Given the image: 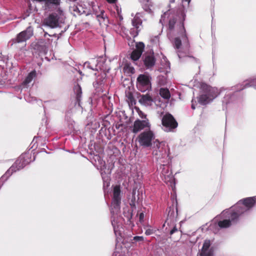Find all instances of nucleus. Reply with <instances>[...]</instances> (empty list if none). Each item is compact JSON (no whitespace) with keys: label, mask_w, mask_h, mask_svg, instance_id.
<instances>
[{"label":"nucleus","mask_w":256,"mask_h":256,"mask_svg":"<svg viewBox=\"0 0 256 256\" xmlns=\"http://www.w3.org/2000/svg\"><path fill=\"white\" fill-rule=\"evenodd\" d=\"M95 63V60H92L90 62H86L84 66V67L90 68V69H92L93 70H96V68H94L92 64Z\"/></svg>","instance_id":"23"},{"label":"nucleus","mask_w":256,"mask_h":256,"mask_svg":"<svg viewBox=\"0 0 256 256\" xmlns=\"http://www.w3.org/2000/svg\"><path fill=\"white\" fill-rule=\"evenodd\" d=\"M144 213L141 212V213L140 214V216H139L140 220V222H142V221H143V220H144Z\"/></svg>","instance_id":"31"},{"label":"nucleus","mask_w":256,"mask_h":256,"mask_svg":"<svg viewBox=\"0 0 256 256\" xmlns=\"http://www.w3.org/2000/svg\"><path fill=\"white\" fill-rule=\"evenodd\" d=\"M142 20L140 18L139 14H136L134 16V18L132 20V24L133 26V28L136 29V30H134L132 31V34L134 36H136L138 34V32L140 30V26L142 25Z\"/></svg>","instance_id":"14"},{"label":"nucleus","mask_w":256,"mask_h":256,"mask_svg":"<svg viewBox=\"0 0 256 256\" xmlns=\"http://www.w3.org/2000/svg\"><path fill=\"white\" fill-rule=\"evenodd\" d=\"M219 93L217 88L202 84L201 86L200 94L198 98V102L201 104H206L216 98Z\"/></svg>","instance_id":"1"},{"label":"nucleus","mask_w":256,"mask_h":256,"mask_svg":"<svg viewBox=\"0 0 256 256\" xmlns=\"http://www.w3.org/2000/svg\"><path fill=\"white\" fill-rule=\"evenodd\" d=\"M150 129V124L148 119L140 120H137L134 121L132 131L134 134L144 130H148Z\"/></svg>","instance_id":"9"},{"label":"nucleus","mask_w":256,"mask_h":256,"mask_svg":"<svg viewBox=\"0 0 256 256\" xmlns=\"http://www.w3.org/2000/svg\"><path fill=\"white\" fill-rule=\"evenodd\" d=\"M154 232V231L152 229L148 228L146 230L145 234L147 236H149L152 234Z\"/></svg>","instance_id":"28"},{"label":"nucleus","mask_w":256,"mask_h":256,"mask_svg":"<svg viewBox=\"0 0 256 256\" xmlns=\"http://www.w3.org/2000/svg\"><path fill=\"white\" fill-rule=\"evenodd\" d=\"M153 40H154V42H155L156 44L157 42H159L158 38V36H156L154 39Z\"/></svg>","instance_id":"35"},{"label":"nucleus","mask_w":256,"mask_h":256,"mask_svg":"<svg viewBox=\"0 0 256 256\" xmlns=\"http://www.w3.org/2000/svg\"><path fill=\"white\" fill-rule=\"evenodd\" d=\"M250 86H252L256 88V78L252 80L250 83L249 84Z\"/></svg>","instance_id":"30"},{"label":"nucleus","mask_w":256,"mask_h":256,"mask_svg":"<svg viewBox=\"0 0 256 256\" xmlns=\"http://www.w3.org/2000/svg\"><path fill=\"white\" fill-rule=\"evenodd\" d=\"M133 239L135 242H142L144 240V238L142 236H136Z\"/></svg>","instance_id":"27"},{"label":"nucleus","mask_w":256,"mask_h":256,"mask_svg":"<svg viewBox=\"0 0 256 256\" xmlns=\"http://www.w3.org/2000/svg\"><path fill=\"white\" fill-rule=\"evenodd\" d=\"M120 188L118 186H116L114 188L113 200L120 202Z\"/></svg>","instance_id":"19"},{"label":"nucleus","mask_w":256,"mask_h":256,"mask_svg":"<svg viewBox=\"0 0 256 256\" xmlns=\"http://www.w3.org/2000/svg\"><path fill=\"white\" fill-rule=\"evenodd\" d=\"M155 139L154 132L150 130H145L138 136L137 140L140 144L144 147L152 146V142Z\"/></svg>","instance_id":"5"},{"label":"nucleus","mask_w":256,"mask_h":256,"mask_svg":"<svg viewBox=\"0 0 256 256\" xmlns=\"http://www.w3.org/2000/svg\"><path fill=\"white\" fill-rule=\"evenodd\" d=\"M36 71H32L31 72H30L24 82V84H26L30 82L32 80H33V78L36 77Z\"/></svg>","instance_id":"22"},{"label":"nucleus","mask_w":256,"mask_h":256,"mask_svg":"<svg viewBox=\"0 0 256 256\" xmlns=\"http://www.w3.org/2000/svg\"><path fill=\"white\" fill-rule=\"evenodd\" d=\"M256 202V196L252 198H248L239 201L232 209H233L239 216L253 206Z\"/></svg>","instance_id":"3"},{"label":"nucleus","mask_w":256,"mask_h":256,"mask_svg":"<svg viewBox=\"0 0 256 256\" xmlns=\"http://www.w3.org/2000/svg\"><path fill=\"white\" fill-rule=\"evenodd\" d=\"M107 1L110 3H113L116 0H107Z\"/></svg>","instance_id":"37"},{"label":"nucleus","mask_w":256,"mask_h":256,"mask_svg":"<svg viewBox=\"0 0 256 256\" xmlns=\"http://www.w3.org/2000/svg\"><path fill=\"white\" fill-rule=\"evenodd\" d=\"M138 102L142 104H143L145 106H149L152 104L153 100L150 96L146 94L140 96Z\"/></svg>","instance_id":"15"},{"label":"nucleus","mask_w":256,"mask_h":256,"mask_svg":"<svg viewBox=\"0 0 256 256\" xmlns=\"http://www.w3.org/2000/svg\"><path fill=\"white\" fill-rule=\"evenodd\" d=\"M160 94L161 96L165 99H168L170 96V92L167 88H160Z\"/></svg>","instance_id":"21"},{"label":"nucleus","mask_w":256,"mask_h":256,"mask_svg":"<svg viewBox=\"0 0 256 256\" xmlns=\"http://www.w3.org/2000/svg\"><path fill=\"white\" fill-rule=\"evenodd\" d=\"M174 47L177 49H178L179 48H180V47L181 46V40L179 38H176L174 39Z\"/></svg>","instance_id":"24"},{"label":"nucleus","mask_w":256,"mask_h":256,"mask_svg":"<svg viewBox=\"0 0 256 256\" xmlns=\"http://www.w3.org/2000/svg\"><path fill=\"white\" fill-rule=\"evenodd\" d=\"M221 216L228 218V219L224 220L218 222V226L221 228H228L231 225L232 222L236 220L238 217L236 212L232 208L223 211Z\"/></svg>","instance_id":"4"},{"label":"nucleus","mask_w":256,"mask_h":256,"mask_svg":"<svg viewBox=\"0 0 256 256\" xmlns=\"http://www.w3.org/2000/svg\"><path fill=\"white\" fill-rule=\"evenodd\" d=\"M77 89H78V90H80V87H78V88H77Z\"/></svg>","instance_id":"40"},{"label":"nucleus","mask_w":256,"mask_h":256,"mask_svg":"<svg viewBox=\"0 0 256 256\" xmlns=\"http://www.w3.org/2000/svg\"><path fill=\"white\" fill-rule=\"evenodd\" d=\"M112 224L114 226V230H115V226L114 225V220H112Z\"/></svg>","instance_id":"38"},{"label":"nucleus","mask_w":256,"mask_h":256,"mask_svg":"<svg viewBox=\"0 0 256 256\" xmlns=\"http://www.w3.org/2000/svg\"><path fill=\"white\" fill-rule=\"evenodd\" d=\"M176 22V20L174 18L172 20H170L169 22V28L170 29H172L174 27V25Z\"/></svg>","instance_id":"26"},{"label":"nucleus","mask_w":256,"mask_h":256,"mask_svg":"<svg viewBox=\"0 0 256 256\" xmlns=\"http://www.w3.org/2000/svg\"><path fill=\"white\" fill-rule=\"evenodd\" d=\"M120 201L112 200L111 206V212L112 214H116L120 210Z\"/></svg>","instance_id":"18"},{"label":"nucleus","mask_w":256,"mask_h":256,"mask_svg":"<svg viewBox=\"0 0 256 256\" xmlns=\"http://www.w3.org/2000/svg\"><path fill=\"white\" fill-rule=\"evenodd\" d=\"M168 12H164V16H162V18H161V20H160V22H162V20H163V18H164V16H166L168 15Z\"/></svg>","instance_id":"34"},{"label":"nucleus","mask_w":256,"mask_h":256,"mask_svg":"<svg viewBox=\"0 0 256 256\" xmlns=\"http://www.w3.org/2000/svg\"><path fill=\"white\" fill-rule=\"evenodd\" d=\"M144 48L142 42H138L136 44V49L131 54L130 58L134 61H136L140 57Z\"/></svg>","instance_id":"13"},{"label":"nucleus","mask_w":256,"mask_h":256,"mask_svg":"<svg viewBox=\"0 0 256 256\" xmlns=\"http://www.w3.org/2000/svg\"><path fill=\"white\" fill-rule=\"evenodd\" d=\"M138 114L140 118H143L144 120L146 119V115L144 113H143L142 111L138 110Z\"/></svg>","instance_id":"29"},{"label":"nucleus","mask_w":256,"mask_h":256,"mask_svg":"<svg viewBox=\"0 0 256 256\" xmlns=\"http://www.w3.org/2000/svg\"><path fill=\"white\" fill-rule=\"evenodd\" d=\"M137 87L142 92L148 90L151 88V84L149 76L146 74H140L137 78Z\"/></svg>","instance_id":"7"},{"label":"nucleus","mask_w":256,"mask_h":256,"mask_svg":"<svg viewBox=\"0 0 256 256\" xmlns=\"http://www.w3.org/2000/svg\"><path fill=\"white\" fill-rule=\"evenodd\" d=\"M170 2H171V3H172V2H174V0H170Z\"/></svg>","instance_id":"39"},{"label":"nucleus","mask_w":256,"mask_h":256,"mask_svg":"<svg viewBox=\"0 0 256 256\" xmlns=\"http://www.w3.org/2000/svg\"><path fill=\"white\" fill-rule=\"evenodd\" d=\"M140 2L142 3V8L146 12L148 13H151L152 12L151 8L152 5L150 0H141Z\"/></svg>","instance_id":"17"},{"label":"nucleus","mask_w":256,"mask_h":256,"mask_svg":"<svg viewBox=\"0 0 256 256\" xmlns=\"http://www.w3.org/2000/svg\"><path fill=\"white\" fill-rule=\"evenodd\" d=\"M98 20L100 25L107 26L108 20L104 16V12H101V14L97 16Z\"/></svg>","instance_id":"20"},{"label":"nucleus","mask_w":256,"mask_h":256,"mask_svg":"<svg viewBox=\"0 0 256 256\" xmlns=\"http://www.w3.org/2000/svg\"><path fill=\"white\" fill-rule=\"evenodd\" d=\"M182 2L184 5L186 4V5L188 6L190 2V0H182Z\"/></svg>","instance_id":"32"},{"label":"nucleus","mask_w":256,"mask_h":256,"mask_svg":"<svg viewBox=\"0 0 256 256\" xmlns=\"http://www.w3.org/2000/svg\"><path fill=\"white\" fill-rule=\"evenodd\" d=\"M199 252L200 256H214V248L210 240H204Z\"/></svg>","instance_id":"10"},{"label":"nucleus","mask_w":256,"mask_h":256,"mask_svg":"<svg viewBox=\"0 0 256 256\" xmlns=\"http://www.w3.org/2000/svg\"><path fill=\"white\" fill-rule=\"evenodd\" d=\"M102 177L104 180V186L105 187L106 186H109V178L108 176H104L102 174Z\"/></svg>","instance_id":"25"},{"label":"nucleus","mask_w":256,"mask_h":256,"mask_svg":"<svg viewBox=\"0 0 256 256\" xmlns=\"http://www.w3.org/2000/svg\"><path fill=\"white\" fill-rule=\"evenodd\" d=\"M162 124L168 130L176 128L178 124L172 116L170 114H166L162 119Z\"/></svg>","instance_id":"12"},{"label":"nucleus","mask_w":256,"mask_h":256,"mask_svg":"<svg viewBox=\"0 0 256 256\" xmlns=\"http://www.w3.org/2000/svg\"><path fill=\"white\" fill-rule=\"evenodd\" d=\"M160 169L162 170V174L164 182L173 188L174 185V180L169 168L163 164L160 166Z\"/></svg>","instance_id":"8"},{"label":"nucleus","mask_w":256,"mask_h":256,"mask_svg":"<svg viewBox=\"0 0 256 256\" xmlns=\"http://www.w3.org/2000/svg\"><path fill=\"white\" fill-rule=\"evenodd\" d=\"M154 150L153 151V154L155 158L158 160H159L161 162H164L162 160L166 156V151L164 144L156 140L154 141Z\"/></svg>","instance_id":"6"},{"label":"nucleus","mask_w":256,"mask_h":256,"mask_svg":"<svg viewBox=\"0 0 256 256\" xmlns=\"http://www.w3.org/2000/svg\"><path fill=\"white\" fill-rule=\"evenodd\" d=\"M33 35V29L28 26L25 30L22 32L18 34L15 41L16 42H22L28 40Z\"/></svg>","instance_id":"11"},{"label":"nucleus","mask_w":256,"mask_h":256,"mask_svg":"<svg viewBox=\"0 0 256 256\" xmlns=\"http://www.w3.org/2000/svg\"><path fill=\"white\" fill-rule=\"evenodd\" d=\"M178 230L177 228H176V226H174L170 232V234L172 235V234L174 232H176Z\"/></svg>","instance_id":"33"},{"label":"nucleus","mask_w":256,"mask_h":256,"mask_svg":"<svg viewBox=\"0 0 256 256\" xmlns=\"http://www.w3.org/2000/svg\"><path fill=\"white\" fill-rule=\"evenodd\" d=\"M65 16L64 12L58 8L54 12L52 13L44 19V24L51 28H56L60 26L64 23Z\"/></svg>","instance_id":"2"},{"label":"nucleus","mask_w":256,"mask_h":256,"mask_svg":"<svg viewBox=\"0 0 256 256\" xmlns=\"http://www.w3.org/2000/svg\"><path fill=\"white\" fill-rule=\"evenodd\" d=\"M192 108L194 110L195 109V106L194 105V102H193V100H192Z\"/></svg>","instance_id":"36"},{"label":"nucleus","mask_w":256,"mask_h":256,"mask_svg":"<svg viewBox=\"0 0 256 256\" xmlns=\"http://www.w3.org/2000/svg\"><path fill=\"white\" fill-rule=\"evenodd\" d=\"M144 63L145 66L148 68L152 66L155 63L153 55L151 54L146 55L144 60Z\"/></svg>","instance_id":"16"}]
</instances>
